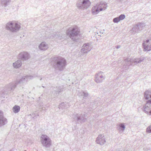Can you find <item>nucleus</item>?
I'll use <instances>...</instances> for the list:
<instances>
[{
    "mask_svg": "<svg viewBox=\"0 0 151 151\" xmlns=\"http://www.w3.org/2000/svg\"><path fill=\"white\" fill-rule=\"evenodd\" d=\"M144 98L146 100H147L145 105H148L151 104V90L146 91L144 93Z\"/></svg>",
    "mask_w": 151,
    "mask_h": 151,
    "instance_id": "obj_12",
    "label": "nucleus"
},
{
    "mask_svg": "<svg viewBox=\"0 0 151 151\" xmlns=\"http://www.w3.org/2000/svg\"><path fill=\"white\" fill-rule=\"evenodd\" d=\"M118 17L120 21L124 19L125 17V16L124 14H121Z\"/></svg>",
    "mask_w": 151,
    "mask_h": 151,
    "instance_id": "obj_28",
    "label": "nucleus"
},
{
    "mask_svg": "<svg viewBox=\"0 0 151 151\" xmlns=\"http://www.w3.org/2000/svg\"><path fill=\"white\" fill-rule=\"evenodd\" d=\"M53 60L54 62L53 66L55 69L62 71L65 68L66 65V61L64 58L60 57H56L53 58Z\"/></svg>",
    "mask_w": 151,
    "mask_h": 151,
    "instance_id": "obj_1",
    "label": "nucleus"
},
{
    "mask_svg": "<svg viewBox=\"0 0 151 151\" xmlns=\"http://www.w3.org/2000/svg\"><path fill=\"white\" fill-rule=\"evenodd\" d=\"M25 151H26L25 150Z\"/></svg>",
    "mask_w": 151,
    "mask_h": 151,
    "instance_id": "obj_33",
    "label": "nucleus"
},
{
    "mask_svg": "<svg viewBox=\"0 0 151 151\" xmlns=\"http://www.w3.org/2000/svg\"><path fill=\"white\" fill-rule=\"evenodd\" d=\"M30 57L29 54L26 51H23L20 52L18 56V58L23 61L27 60L30 58Z\"/></svg>",
    "mask_w": 151,
    "mask_h": 151,
    "instance_id": "obj_11",
    "label": "nucleus"
},
{
    "mask_svg": "<svg viewBox=\"0 0 151 151\" xmlns=\"http://www.w3.org/2000/svg\"><path fill=\"white\" fill-rule=\"evenodd\" d=\"M40 141L42 146L46 148H49L52 145L51 139L46 134H42L41 135Z\"/></svg>",
    "mask_w": 151,
    "mask_h": 151,
    "instance_id": "obj_7",
    "label": "nucleus"
},
{
    "mask_svg": "<svg viewBox=\"0 0 151 151\" xmlns=\"http://www.w3.org/2000/svg\"><path fill=\"white\" fill-rule=\"evenodd\" d=\"M120 45H117L116 46V47L117 48V49H119V48H120Z\"/></svg>",
    "mask_w": 151,
    "mask_h": 151,
    "instance_id": "obj_30",
    "label": "nucleus"
},
{
    "mask_svg": "<svg viewBox=\"0 0 151 151\" xmlns=\"http://www.w3.org/2000/svg\"><path fill=\"white\" fill-rule=\"evenodd\" d=\"M142 109L146 113L151 116V104L148 105H145Z\"/></svg>",
    "mask_w": 151,
    "mask_h": 151,
    "instance_id": "obj_17",
    "label": "nucleus"
},
{
    "mask_svg": "<svg viewBox=\"0 0 151 151\" xmlns=\"http://www.w3.org/2000/svg\"><path fill=\"white\" fill-rule=\"evenodd\" d=\"M11 1V0H0L1 4L5 7L9 5Z\"/></svg>",
    "mask_w": 151,
    "mask_h": 151,
    "instance_id": "obj_23",
    "label": "nucleus"
},
{
    "mask_svg": "<svg viewBox=\"0 0 151 151\" xmlns=\"http://www.w3.org/2000/svg\"><path fill=\"white\" fill-rule=\"evenodd\" d=\"M80 32V29L77 26H75L68 29L66 34L73 41L77 42L78 40V36Z\"/></svg>",
    "mask_w": 151,
    "mask_h": 151,
    "instance_id": "obj_3",
    "label": "nucleus"
},
{
    "mask_svg": "<svg viewBox=\"0 0 151 151\" xmlns=\"http://www.w3.org/2000/svg\"><path fill=\"white\" fill-rule=\"evenodd\" d=\"M42 78H40V80H42Z\"/></svg>",
    "mask_w": 151,
    "mask_h": 151,
    "instance_id": "obj_31",
    "label": "nucleus"
},
{
    "mask_svg": "<svg viewBox=\"0 0 151 151\" xmlns=\"http://www.w3.org/2000/svg\"><path fill=\"white\" fill-rule=\"evenodd\" d=\"M120 21L119 17L114 18L113 19V22L114 23H118Z\"/></svg>",
    "mask_w": 151,
    "mask_h": 151,
    "instance_id": "obj_29",
    "label": "nucleus"
},
{
    "mask_svg": "<svg viewBox=\"0 0 151 151\" xmlns=\"http://www.w3.org/2000/svg\"><path fill=\"white\" fill-rule=\"evenodd\" d=\"M93 48L92 44L90 42L85 43L82 46L81 52L83 54H86L90 51Z\"/></svg>",
    "mask_w": 151,
    "mask_h": 151,
    "instance_id": "obj_10",
    "label": "nucleus"
},
{
    "mask_svg": "<svg viewBox=\"0 0 151 151\" xmlns=\"http://www.w3.org/2000/svg\"><path fill=\"white\" fill-rule=\"evenodd\" d=\"M91 4L89 0H78L77 2L76 6L80 9H88Z\"/></svg>",
    "mask_w": 151,
    "mask_h": 151,
    "instance_id": "obj_8",
    "label": "nucleus"
},
{
    "mask_svg": "<svg viewBox=\"0 0 151 151\" xmlns=\"http://www.w3.org/2000/svg\"><path fill=\"white\" fill-rule=\"evenodd\" d=\"M33 77L29 75L22 77L19 80H17L10 83L8 88L9 89L13 90L16 87V86L19 84H21L25 83L30 79H32Z\"/></svg>",
    "mask_w": 151,
    "mask_h": 151,
    "instance_id": "obj_5",
    "label": "nucleus"
},
{
    "mask_svg": "<svg viewBox=\"0 0 151 151\" xmlns=\"http://www.w3.org/2000/svg\"><path fill=\"white\" fill-rule=\"evenodd\" d=\"M96 142L97 143L101 145H103L106 142L104 136L101 134L99 135L96 138Z\"/></svg>",
    "mask_w": 151,
    "mask_h": 151,
    "instance_id": "obj_15",
    "label": "nucleus"
},
{
    "mask_svg": "<svg viewBox=\"0 0 151 151\" xmlns=\"http://www.w3.org/2000/svg\"><path fill=\"white\" fill-rule=\"evenodd\" d=\"M107 6L106 4L103 2L98 3L93 6L91 9V12L93 15L97 14L100 11L105 10Z\"/></svg>",
    "mask_w": 151,
    "mask_h": 151,
    "instance_id": "obj_6",
    "label": "nucleus"
},
{
    "mask_svg": "<svg viewBox=\"0 0 151 151\" xmlns=\"http://www.w3.org/2000/svg\"><path fill=\"white\" fill-rule=\"evenodd\" d=\"M141 25V23H138L133 28L131 31L133 32V33L138 32L139 31L142 29L140 28Z\"/></svg>",
    "mask_w": 151,
    "mask_h": 151,
    "instance_id": "obj_18",
    "label": "nucleus"
},
{
    "mask_svg": "<svg viewBox=\"0 0 151 151\" xmlns=\"http://www.w3.org/2000/svg\"><path fill=\"white\" fill-rule=\"evenodd\" d=\"M145 59L144 57L140 58H127L125 59L122 63L123 65V68L125 70L128 69L129 66L131 65H133V63L137 64L140 63Z\"/></svg>",
    "mask_w": 151,
    "mask_h": 151,
    "instance_id": "obj_2",
    "label": "nucleus"
},
{
    "mask_svg": "<svg viewBox=\"0 0 151 151\" xmlns=\"http://www.w3.org/2000/svg\"><path fill=\"white\" fill-rule=\"evenodd\" d=\"M146 131L148 133H151V125L147 128Z\"/></svg>",
    "mask_w": 151,
    "mask_h": 151,
    "instance_id": "obj_27",
    "label": "nucleus"
},
{
    "mask_svg": "<svg viewBox=\"0 0 151 151\" xmlns=\"http://www.w3.org/2000/svg\"><path fill=\"white\" fill-rule=\"evenodd\" d=\"M78 95L80 96H83V98L84 99H86L89 95V94L86 91H81L79 92Z\"/></svg>",
    "mask_w": 151,
    "mask_h": 151,
    "instance_id": "obj_22",
    "label": "nucleus"
},
{
    "mask_svg": "<svg viewBox=\"0 0 151 151\" xmlns=\"http://www.w3.org/2000/svg\"><path fill=\"white\" fill-rule=\"evenodd\" d=\"M7 123V119L4 116L3 112L0 110V127L4 125Z\"/></svg>",
    "mask_w": 151,
    "mask_h": 151,
    "instance_id": "obj_16",
    "label": "nucleus"
},
{
    "mask_svg": "<svg viewBox=\"0 0 151 151\" xmlns=\"http://www.w3.org/2000/svg\"><path fill=\"white\" fill-rule=\"evenodd\" d=\"M40 50H45L48 48V45L45 42H42L39 46Z\"/></svg>",
    "mask_w": 151,
    "mask_h": 151,
    "instance_id": "obj_19",
    "label": "nucleus"
},
{
    "mask_svg": "<svg viewBox=\"0 0 151 151\" xmlns=\"http://www.w3.org/2000/svg\"><path fill=\"white\" fill-rule=\"evenodd\" d=\"M56 88H57V90H54L56 92H57L58 94L60 92L63 91L64 89V86H60L58 87H56Z\"/></svg>",
    "mask_w": 151,
    "mask_h": 151,
    "instance_id": "obj_25",
    "label": "nucleus"
},
{
    "mask_svg": "<svg viewBox=\"0 0 151 151\" xmlns=\"http://www.w3.org/2000/svg\"><path fill=\"white\" fill-rule=\"evenodd\" d=\"M142 45L145 51H148L151 50V40H147L143 42Z\"/></svg>",
    "mask_w": 151,
    "mask_h": 151,
    "instance_id": "obj_13",
    "label": "nucleus"
},
{
    "mask_svg": "<svg viewBox=\"0 0 151 151\" xmlns=\"http://www.w3.org/2000/svg\"><path fill=\"white\" fill-rule=\"evenodd\" d=\"M42 87H43V88H44V86H42Z\"/></svg>",
    "mask_w": 151,
    "mask_h": 151,
    "instance_id": "obj_32",
    "label": "nucleus"
},
{
    "mask_svg": "<svg viewBox=\"0 0 151 151\" xmlns=\"http://www.w3.org/2000/svg\"><path fill=\"white\" fill-rule=\"evenodd\" d=\"M20 28V23L15 21H9L6 24V29L12 32H17Z\"/></svg>",
    "mask_w": 151,
    "mask_h": 151,
    "instance_id": "obj_4",
    "label": "nucleus"
},
{
    "mask_svg": "<svg viewBox=\"0 0 151 151\" xmlns=\"http://www.w3.org/2000/svg\"><path fill=\"white\" fill-rule=\"evenodd\" d=\"M86 116L84 113L81 114H76L73 115L72 118L75 122L78 123H81L84 122L87 120V119L85 118Z\"/></svg>",
    "mask_w": 151,
    "mask_h": 151,
    "instance_id": "obj_9",
    "label": "nucleus"
},
{
    "mask_svg": "<svg viewBox=\"0 0 151 151\" xmlns=\"http://www.w3.org/2000/svg\"><path fill=\"white\" fill-rule=\"evenodd\" d=\"M69 106V104L68 103L62 102L58 106V108L60 109H62L64 108H67Z\"/></svg>",
    "mask_w": 151,
    "mask_h": 151,
    "instance_id": "obj_21",
    "label": "nucleus"
},
{
    "mask_svg": "<svg viewBox=\"0 0 151 151\" xmlns=\"http://www.w3.org/2000/svg\"><path fill=\"white\" fill-rule=\"evenodd\" d=\"M103 75V73L101 71L96 74L95 75V81L97 83L102 82L105 78Z\"/></svg>",
    "mask_w": 151,
    "mask_h": 151,
    "instance_id": "obj_14",
    "label": "nucleus"
},
{
    "mask_svg": "<svg viewBox=\"0 0 151 151\" xmlns=\"http://www.w3.org/2000/svg\"><path fill=\"white\" fill-rule=\"evenodd\" d=\"M20 109V107L17 105H15L12 109L13 111L15 113H18Z\"/></svg>",
    "mask_w": 151,
    "mask_h": 151,
    "instance_id": "obj_24",
    "label": "nucleus"
},
{
    "mask_svg": "<svg viewBox=\"0 0 151 151\" xmlns=\"http://www.w3.org/2000/svg\"><path fill=\"white\" fill-rule=\"evenodd\" d=\"M22 64V62L20 60H18L13 63V66L15 68H19Z\"/></svg>",
    "mask_w": 151,
    "mask_h": 151,
    "instance_id": "obj_20",
    "label": "nucleus"
},
{
    "mask_svg": "<svg viewBox=\"0 0 151 151\" xmlns=\"http://www.w3.org/2000/svg\"><path fill=\"white\" fill-rule=\"evenodd\" d=\"M119 130L120 131H123L125 129V126L124 123H121L119 125Z\"/></svg>",
    "mask_w": 151,
    "mask_h": 151,
    "instance_id": "obj_26",
    "label": "nucleus"
}]
</instances>
